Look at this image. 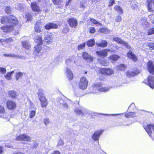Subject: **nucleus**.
<instances>
[{
	"mask_svg": "<svg viewBox=\"0 0 154 154\" xmlns=\"http://www.w3.org/2000/svg\"><path fill=\"white\" fill-rule=\"evenodd\" d=\"M62 0H53V3L55 5H58L60 4Z\"/></svg>",
	"mask_w": 154,
	"mask_h": 154,
	"instance_id": "5fc2aeb1",
	"label": "nucleus"
},
{
	"mask_svg": "<svg viewBox=\"0 0 154 154\" xmlns=\"http://www.w3.org/2000/svg\"><path fill=\"white\" fill-rule=\"evenodd\" d=\"M100 63L103 66H108L109 63L108 62L106 59H100L99 60Z\"/></svg>",
	"mask_w": 154,
	"mask_h": 154,
	"instance_id": "c9c22d12",
	"label": "nucleus"
},
{
	"mask_svg": "<svg viewBox=\"0 0 154 154\" xmlns=\"http://www.w3.org/2000/svg\"><path fill=\"white\" fill-rule=\"evenodd\" d=\"M35 114V111L34 110H32L30 112L29 117L31 118H33Z\"/></svg>",
	"mask_w": 154,
	"mask_h": 154,
	"instance_id": "09e8293b",
	"label": "nucleus"
},
{
	"mask_svg": "<svg viewBox=\"0 0 154 154\" xmlns=\"http://www.w3.org/2000/svg\"><path fill=\"white\" fill-rule=\"evenodd\" d=\"M35 42L38 43L37 45H41L43 43L42 38L41 36L38 35L35 38Z\"/></svg>",
	"mask_w": 154,
	"mask_h": 154,
	"instance_id": "72a5a7b5",
	"label": "nucleus"
},
{
	"mask_svg": "<svg viewBox=\"0 0 154 154\" xmlns=\"http://www.w3.org/2000/svg\"><path fill=\"white\" fill-rule=\"evenodd\" d=\"M25 18L27 21H29L32 19V15L29 12H27L25 14Z\"/></svg>",
	"mask_w": 154,
	"mask_h": 154,
	"instance_id": "f704fd0d",
	"label": "nucleus"
},
{
	"mask_svg": "<svg viewBox=\"0 0 154 154\" xmlns=\"http://www.w3.org/2000/svg\"><path fill=\"white\" fill-rule=\"evenodd\" d=\"M38 145V143H35L33 144L32 147L33 148H36L37 147Z\"/></svg>",
	"mask_w": 154,
	"mask_h": 154,
	"instance_id": "680f3d73",
	"label": "nucleus"
},
{
	"mask_svg": "<svg viewBox=\"0 0 154 154\" xmlns=\"http://www.w3.org/2000/svg\"><path fill=\"white\" fill-rule=\"evenodd\" d=\"M0 29L5 32H8L13 30L14 28L10 25H4L1 27Z\"/></svg>",
	"mask_w": 154,
	"mask_h": 154,
	"instance_id": "6ab92c4d",
	"label": "nucleus"
},
{
	"mask_svg": "<svg viewBox=\"0 0 154 154\" xmlns=\"http://www.w3.org/2000/svg\"><path fill=\"white\" fill-rule=\"evenodd\" d=\"M15 140L17 141L30 142L31 141V138L25 134H22L17 136Z\"/></svg>",
	"mask_w": 154,
	"mask_h": 154,
	"instance_id": "423d86ee",
	"label": "nucleus"
},
{
	"mask_svg": "<svg viewBox=\"0 0 154 154\" xmlns=\"http://www.w3.org/2000/svg\"><path fill=\"white\" fill-rule=\"evenodd\" d=\"M99 72L101 74L106 75H110L113 74L114 71L113 69L109 68H100Z\"/></svg>",
	"mask_w": 154,
	"mask_h": 154,
	"instance_id": "20e7f679",
	"label": "nucleus"
},
{
	"mask_svg": "<svg viewBox=\"0 0 154 154\" xmlns=\"http://www.w3.org/2000/svg\"><path fill=\"white\" fill-rule=\"evenodd\" d=\"M83 58L89 62H91L93 60V58L91 55H89L87 52H83L82 53Z\"/></svg>",
	"mask_w": 154,
	"mask_h": 154,
	"instance_id": "f3484780",
	"label": "nucleus"
},
{
	"mask_svg": "<svg viewBox=\"0 0 154 154\" xmlns=\"http://www.w3.org/2000/svg\"><path fill=\"white\" fill-rule=\"evenodd\" d=\"M30 7L32 10L33 12L39 13L42 11V10L39 5L36 2H31V3Z\"/></svg>",
	"mask_w": 154,
	"mask_h": 154,
	"instance_id": "1a4fd4ad",
	"label": "nucleus"
},
{
	"mask_svg": "<svg viewBox=\"0 0 154 154\" xmlns=\"http://www.w3.org/2000/svg\"><path fill=\"white\" fill-rule=\"evenodd\" d=\"M75 112L79 115L83 114L82 111L80 109H76L75 110Z\"/></svg>",
	"mask_w": 154,
	"mask_h": 154,
	"instance_id": "6e6d98bb",
	"label": "nucleus"
},
{
	"mask_svg": "<svg viewBox=\"0 0 154 154\" xmlns=\"http://www.w3.org/2000/svg\"><path fill=\"white\" fill-rule=\"evenodd\" d=\"M146 2L148 11L153 12L154 10L152 8V4L154 6V0H146Z\"/></svg>",
	"mask_w": 154,
	"mask_h": 154,
	"instance_id": "a211bd4d",
	"label": "nucleus"
},
{
	"mask_svg": "<svg viewBox=\"0 0 154 154\" xmlns=\"http://www.w3.org/2000/svg\"><path fill=\"white\" fill-rule=\"evenodd\" d=\"M114 10L117 12L119 14H123L124 13L123 10L121 7L118 5H116L114 6Z\"/></svg>",
	"mask_w": 154,
	"mask_h": 154,
	"instance_id": "cd10ccee",
	"label": "nucleus"
},
{
	"mask_svg": "<svg viewBox=\"0 0 154 154\" xmlns=\"http://www.w3.org/2000/svg\"><path fill=\"white\" fill-rule=\"evenodd\" d=\"M115 4V0H110L109 1L108 6L109 7H111Z\"/></svg>",
	"mask_w": 154,
	"mask_h": 154,
	"instance_id": "864d4df0",
	"label": "nucleus"
},
{
	"mask_svg": "<svg viewBox=\"0 0 154 154\" xmlns=\"http://www.w3.org/2000/svg\"><path fill=\"white\" fill-rule=\"evenodd\" d=\"M96 45L97 46L101 48H105L108 45V42L104 40H101L100 42L96 43Z\"/></svg>",
	"mask_w": 154,
	"mask_h": 154,
	"instance_id": "412c9836",
	"label": "nucleus"
},
{
	"mask_svg": "<svg viewBox=\"0 0 154 154\" xmlns=\"http://www.w3.org/2000/svg\"><path fill=\"white\" fill-rule=\"evenodd\" d=\"M51 154H60V152L58 151H54Z\"/></svg>",
	"mask_w": 154,
	"mask_h": 154,
	"instance_id": "052dcab7",
	"label": "nucleus"
},
{
	"mask_svg": "<svg viewBox=\"0 0 154 154\" xmlns=\"http://www.w3.org/2000/svg\"><path fill=\"white\" fill-rule=\"evenodd\" d=\"M41 45H36L34 47V53L36 55H38L42 49Z\"/></svg>",
	"mask_w": 154,
	"mask_h": 154,
	"instance_id": "a878e982",
	"label": "nucleus"
},
{
	"mask_svg": "<svg viewBox=\"0 0 154 154\" xmlns=\"http://www.w3.org/2000/svg\"><path fill=\"white\" fill-rule=\"evenodd\" d=\"M127 56L128 58L134 62H137L138 60L137 57L131 51H129L127 52Z\"/></svg>",
	"mask_w": 154,
	"mask_h": 154,
	"instance_id": "dca6fc26",
	"label": "nucleus"
},
{
	"mask_svg": "<svg viewBox=\"0 0 154 154\" xmlns=\"http://www.w3.org/2000/svg\"><path fill=\"white\" fill-rule=\"evenodd\" d=\"M69 31V29L68 28H63L62 32L63 33H66Z\"/></svg>",
	"mask_w": 154,
	"mask_h": 154,
	"instance_id": "13d9d810",
	"label": "nucleus"
},
{
	"mask_svg": "<svg viewBox=\"0 0 154 154\" xmlns=\"http://www.w3.org/2000/svg\"><path fill=\"white\" fill-rule=\"evenodd\" d=\"M23 47L26 49H29L30 47V45L26 42L23 41L22 42Z\"/></svg>",
	"mask_w": 154,
	"mask_h": 154,
	"instance_id": "ea45409f",
	"label": "nucleus"
},
{
	"mask_svg": "<svg viewBox=\"0 0 154 154\" xmlns=\"http://www.w3.org/2000/svg\"><path fill=\"white\" fill-rule=\"evenodd\" d=\"M69 26L72 28H76L77 26L78 22L76 18H69L67 20Z\"/></svg>",
	"mask_w": 154,
	"mask_h": 154,
	"instance_id": "f8f14e48",
	"label": "nucleus"
},
{
	"mask_svg": "<svg viewBox=\"0 0 154 154\" xmlns=\"http://www.w3.org/2000/svg\"><path fill=\"white\" fill-rule=\"evenodd\" d=\"M136 116V114L134 112H129L125 114V116L127 118H132Z\"/></svg>",
	"mask_w": 154,
	"mask_h": 154,
	"instance_id": "7c9ffc66",
	"label": "nucleus"
},
{
	"mask_svg": "<svg viewBox=\"0 0 154 154\" xmlns=\"http://www.w3.org/2000/svg\"><path fill=\"white\" fill-rule=\"evenodd\" d=\"M44 40L45 41L47 44L50 43L52 42V39L51 36V35H47L44 38Z\"/></svg>",
	"mask_w": 154,
	"mask_h": 154,
	"instance_id": "c756f323",
	"label": "nucleus"
},
{
	"mask_svg": "<svg viewBox=\"0 0 154 154\" xmlns=\"http://www.w3.org/2000/svg\"><path fill=\"white\" fill-rule=\"evenodd\" d=\"M14 71H12L10 72H7L6 75L5 76V78L8 80H10L11 79V76L14 73Z\"/></svg>",
	"mask_w": 154,
	"mask_h": 154,
	"instance_id": "e433bc0d",
	"label": "nucleus"
},
{
	"mask_svg": "<svg viewBox=\"0 0 154 154\" xmlns=\"http://www.w3.org/2000/svg\"><path fill=\"white\" fill-rule=\"evenodd\" d=\"M66 72L67 74L66 76L68 79L69 81L72 80L73 79L74 77L71 71L69 69L67 68Z\"/></svg>",
	"mask_w": 154,
	"mask_h": 154,
	"instance_id": "4be33fe9",
	"label": "nucleus"
},
{
	"mask_svg": "<svg viewBox=\"0 0 154 154\" xmlns=\"http://www.w3.org/2000/svg\"><path fill=\"white\" fill-rule=\"evenodd\" d=\"M134 76L137 75L140 73V70L137 67L134 68L132 71Z\"/></svg>",
	"mask_w": 154,
	"mask_h": 154,
	"instance_id": "58836bf2",
	"label": "nucleus"
},
{
	"mask_svg": "<svg viewBox=\"0 0 154 154\" xmlns=\"http://www.w3.org/2000/svg\"><path fill=\"white\" fill-rule=\"evenodd\" d=\"M34 30L37 33H40L42 31L40 27V25L38 22H36L35 24Z\"/></svg>",
	"mask_w": 154,
	"mask_h": 154,
	"instance_id": "bb28decb",
	"label": "nucleus"
},
{
	"mask_svg": "<svg viewBox=\"0 0 154 154\" xmlns=\"http://www.w3.org/2000/svg\"><path fill=\"white\" fill-rule=\"evenodd\" d=\"M44 122L45 124L46 125L49 123L50 121L48 119L46 118L44 119Z\"/></svg>",
	"mask_w": 154,
	"mask_h": 154,
	"instance_id": "bf43d9fd",
	"label": "nucleus"
},
{
	"mask_svg": "<svg viewBox=\"0 0 154 154\" xmlns=\"http://www.w3.org/2000/svg\"><path fill=\"white\" fill-rule=\"evenodd\" d=\"M90 20L93 24L101 25V23L95 19L93 18H90Z\"/></svg>",
	"mask_w": 154,
	"mask_h": 154,
	"instance_id": "a19ab883",
	"label": "nucleus"
},
{
	"mask_svg": "<svg viewBox=\"0 0 154 154\" xmlns=\"http://www.w3.org/2000/svg\"><path fill=\"white\" fill-rule=\"evenodd\" d=\"M88 81L87 79L84 76L81 77L78 83V87L82 90L86 89L88 85Z\"/></svg>",
	"mask_w": 154,
	"mask_h": 154,
	"instance_id": "f03ea898",
	"label": "nucleus"
},
{
	"mask_svg": "<svg viewBox=\"0 0 154 154\" xmlns=\"http://www.w3.org/2000/svg\"><path fill=\"white\" fill-rule=\"evenodd\" d=\"M153 125L151 124H147L146 125L144 129L150 136H152V131L151 128H152V126Z\"/></svg>",
	"mask_w": 154,
	"mask_h": 154,
	"instance_id": "393cba45",
	"label": "nucleus"
},
{
	"mask_svg": "<svg viewBox=\"0 0 154 154\" xmlns=\"http://www.w3.org/2000/svg\"><path fill=\"white\" fill-rule=\"evenodd\" d=\"M95 44V40L94 39L89 40L86 42L87 45L89 47H93L94 45Z\"/></svg>",
	"mask_w": 154,
	"mask_h": 154,
	"instance_id": "473e14b6",
	"label": "nucleus"
},
{
	"mask_svg": "<svg viewBox=\"0 0 154 154\" xmlns=\"http://www.w3.org/2000/svg\"><path fill=\"white\" fill-rule=\"evenodd\" d=\"M122 20V18L120 15H117L116 17L115 21L116 22H120Z\"/></svg>",
	"mask_w": 154,
	"mask_h": 154,
	"instance_id": "603ef678",
	"label": "nucleus"
},
{
	"mask_svg": "<svg viewBox=\"0 0 154 154\" xmlns=\"http://www.w3.org/2000/svg\"><path fill=\"white\" fill-rule=\"evenodd\" d=\"M147 46L149 48L150 50H154V43L149 42L148 43Z\"/></svg>",
	"mask_w": 154,
	"mask_h": 154,
	"instance_id": "79ce46f5",
	"label": "nucleus"
},
{
	"mask_svg": "<svg viewBox=\"0 0 154 154\" xmlns=\"http://www.w3.org/2000/svg\"><path fill=\"white\" fill-rule=\"evenodd\" d=\"M103 84L101 83H99L96 85L97 87H100L97 89L98 91L99 92H106L109 90V88L106 87H100Z\"/></svg>",
	"mask_w": 154,
	"mask_h": 154,
	"instance_id": "aec40b11",
	"label": "nucleus"
},
{
	"mask_svg": "<svg viewBox=\"0 0 154 154\" xmlns=\"http://www.w3.org/2000/svg\"><path fill=\"white\" fill-rule=\"evenodd\" d=\"M117 69L119 71H124L126 67V66L123 64H120L116 66Z\"/></svg>",
	"mask_w": 154,
	"mask_h": 154,
	"instance_id": "2f4dec72",
	"label": "nucleus"
},
{
	"mask_svg": "<svg viewBox=\"0 0 154 154\" xmlns=\"http://www.w3.org/2000/svg\"><path fill=\"white\" fill-rule=\"evenodd\" d=\"M8 114L6 112L5 108L1 105H0V117L4 119H7Z\"/></svg>",
	"mask_w": 154,
	"mask_h": 154,
	"instance_id": "ddd939ff",
	"label": "nucleus"
},
{
	"mask_svg": "<svg viewBox=\"0 0 154 154\" xmlns=\"http://www.w3.org/2000/svg\"><path fill=\"white\" fill-rule=\"evenodd\" d=\"M43 91L42 89H40L38 90L37 94L39 97V99L40 101L41 107L45 108L47 106L48 103L43 93Z\"/></svg>",
	"mask_w": 154,
	"mask_h": 154,
	"instance_id": "f257e3e1",
	"label": "nucleus"
},
{
	"mask_svg": "<svg viewBox=\"0 0 154 154\" xmlns=\"http://www.w3.org/2000/svg\"><path fill=\"white\" fill-rule=\"evenodd\" d=\"M11 9L9 7H6L5 9V11L7 14H10L11 12Z\"/></svg>",
	"mask_w": 154,
	"mask_h": 154,
	"instance_id": "8fccbe9b",
	"label": "nucleus"
},
{
	"mask_svg": "<svg viewBox=\"0 0 154 154\" xmlns=\"http://www.w3.org/2000/svg\"><path fill=\"white\" fill-rule=\"evenodd\" d=\"M13 40L12 38L10 37L6 38L4 40V42L7 43H9L13 42Z\"/></svg>",
	"mask_w": 154,
	"mask_h": 154,
	"instance_id": "de8ad7c7",
	"label": "nucleus"
},
{
	"mask_svg": "<svg viewBox=\"0 0 154 154\" xmlns=\"http://www.w3.org/2000/svg\"><path fill=\"white\" fill-rule=\"evenodd\" d=\"M44 27L46 30H49L51 29H57L58 28V25L52 22L46 24L44 26Z\"/></svg>",
	"mask_w": 154,
	"mask_h": 154,
	"instance_id": "4468645a",
	"label": "nucleus"
},
{
	"mask_svg": "<svg viewBox=\"0 0 154 154\" xmlns=\"http://www.w3.org/2000/svg\"><path fill=\"white\" fill-rule=\"evenodd\" d=\"M154 15L153 14H152L148 15V17L151 19L152 20V18H154Z\"/></svg>",
	"mask_w": 154,
	"mask_h": 154,
	"instance_id": "e2e57ef3",
	"label": "nucleus"
},
{
	"mask_svg": "<svg viewBox=\"0 0 154 154\" xmlns=\"http://www.w3.org/2000/svg\"><path fill=\"white\" fill-rule=\"evenodd\" d=\"M143 82L153 89L154 88V77L152 75H149Z\"/></svg>",
	"mask_w": 154,
	"mask_h": 154,
	"instance_id": "39448f33",
	"label": "nucleus"
},
{
	"mask_svg": "<svg viewBox=\"0 0 154 154\" xmlns=\"http://www.w3.org/2000/svg\"><path fill=\"white\" fill-rule=\"evenodd\" d=\"M23 74L21 72H19L16 73L15 75V78L17 80L19 79L22 76Z\"/></svg>",
	"mask_w": 154,
	"mask_h": 154,
	"instance_id": "37998d69",
	"label": "nucleus"
},
{
	"mask_svg": "<svg viewBox=\"0 0 154 154\" xmlns=\"http://www.w3.org/2000/svg\"><path fill=\"white\" fill-rule=\"evenodd\" d=\"M147 69L151 74L154 75V64L153 61L149 60L147 63Z\"/></svg>",
	"mask_w": 154,
	"mask_h": 154,
	"instance_id": "9d476101",
	"label": "nucleus"
},
{
	"mask_svg": "<svg viewBox=\"0 0 154 154\" xmlns=\"http://www.w3.org/2000/svg\"><path fill=\"white\" fill-rule=\"evenodd\" d=\"M110 51L109 49H103L97 51L96 53L98 56L106 57L108 55V52Z\"/></svg>",
	"mask_w": 154,
	"mask_h": 154,
	"instance_id": "9b49d317",
	"label": "nucleus"
},
{
	"mask_svg": "<svg viewBox=\"0 0 154 154\" xmlns=\"http://www.w3.org/2000/svg\"><path fill=\"white\" fill-rule=\"evenodd\" d=\"M3 148L2 146H0V154H2L3 152Z\"/></svg>",
	"mask_w": 154,
	"mask_h": 154,
	"instance_id": "338daca9",
	"label": "nucleus"
},
{
	"mask_svg": "<svg viewBox=\"0 0 154 154\" xmlns=\"http://www.w3.org/2000/svg\"><path fill=\"white\" fill-rule=\"evenodd\" d=\"M19 21L15 16L13 15H10L9 16L8 23L14 28V27L18 24Z\"/></svg>",
	"mask_w": 154,
	"mask_h": 154,
	"instance_id": "7ed1b4c3",
	"label": "nucleus"
},
{
	"mask_svg": "<svg viewBox=\"0 0 154 154\" xmlns=\"http://www.w3.org/2000/svg\"><path fill=\"white\" fill-rule=\"evenodd\" d=\"M109 32V30L107 28L104 27L100 28L99 29V32L101 33H106Z\"/></svg>",
	"mask_w": 154,
	"mask_h": 154,
	"instance_id": "4c0bfd02",
	"label": "nucleus"
},
{
	"mask_svg": "<svg viewBox=\"0 0 154 154\" xmlns=\"http://www.w3.org/2000/svg\"><path fill=\"white\" fill-rule=\"evenodd\" d=\"M113 41L116 42L117 43L123 45L127 49H131V47L129 45L128 42L125 41L122 39L118 37H115L113 38Z\"/></svg>",
	"mask_w": 154,
	"mask_h": 154,
	"instance_id": "6e6552de",
	"label": "nucleus"
},
{
	"mask_svg": "<svg viewBox=\"0 0 154 154\" xmlns=\"http://www.w3.org/2000/svg\"><path fill=\"white\" fill-rule=\"evenodd\" d=\"M9 16H3L1 17L0 19V23L2 24L8 23Z\"/></svg>",
	"mask_w": 154,
	"mask_h": 154,
	"instance_id": "c85d7f7f",
	"label": "nucleus"
},
{
	"mask_svg": "<svg viewBox=\"0 0 154 154\" xmlns=\"http://www.w3.org/2000/svg\"><path fill=\"white\" fill-rule=\"evenodd\" d=\"M6 72V69L5 68L0 67V72L5 74Z\"/></svg>",
	"mask_w": 154,
	"mask_h": 154,
	"instance_id": "4d7b16f0",
	"label": "nucleus"
},
{
	"mask_svg": "<svg viewBox=\"0 0 154 154\" xmlns=\"http://www.w3.org/2000/svg\"><path fill=\"white\" fill-rule=\"evenodd\" d=\"M85 43L84 42L82 44L79 45L77 47L78 49L79 50L84 48L85 47Z\"/></svg>",
	"mask_w": 154,
	"mask_h": 154,
	"instance_id": "49530a36",
	"label": "nucleus"
},
{
	"mask_svg": "<svg viewBox=\"0 0 154 154\" xmlns=\"http://www.w3.org/2000/svg\"><path fill=\"white\" fill-rule=\"evenodd\" d=\"M6 106L7 108L10 110H14L17 107L16 103L11 100H8L7 101Z\"/></svg>",
	"mask_w": 154,
	"mask_h": 154,
	"instance_id": "0eeeda50",
	"label": "nucleus"
},
{
	"mask_svg": "<svg viewBox=\"0 0 154 154\" xmlns=\"http://www.w3.org/2000/svg\"><path fill=\"white\" fill-rule=\"evenodd\" d=\"M89 32L91 34L94 33L96 31L95 28L93 27H91L89 29Z\"/></svg>",
	"mask_w": 154,
	"mask_h": 154,
	"instance_id": "3c124183",
	"label": "nucleus"
},
{
	"mask_svg": "<svg viewBox=\"0 0 154 154\" xmlns=\"http://www.w3.org/2000/svg\"><path fill=\"white\" fill-rule=\"evenodd\" d=\"M120 57L116 54H113L110 55L108 57V59L112 62L117 61Z\"/></svg>",
	"mask_w": 154,
	"mask_h": 154,
	"instance_id": "b1692460",
	"label": "nucleus"
},
{
	"mask_svg": "<svg viewBox=\"0 0 154 154\" xmlns=\"http://www.w3.org/2000/svg\"><path fill=\"white\" fill-rule=\"evenodd\" d=\"M148 35H150L154 34V27L149 29L147 32Z\"/></svg>",
	"mask_w": 154,
	"mask_h": 154,
	"instance_id": "c03bdc74",
	"label": "nucleus"
},
{
	"mask_svg": "<svg viewBox=\"0 0 154 154\" xmlns=\"http://www.w3.org/2000/svg\"><path fill=\"white\" fill-rule=\"evenodd\" d=\"M9 97L10 98L15 99L17 98V94L14 91H9L8 92Z\"/></svg>",
	"mask_w": 154,
	"mask_h": 154,
	"instance_id": "5701e85b",
	"label": "nucleus"
},
{
	"mask_svg": "<svg viewBox=\"0 0 154 154\" xmlns=\"http://www.w3.org/2000/svg\"><path fill=\"white\" fill-rule=\"evenodd\" d=\"M13 154H25V153L24 152L19 151L18 152H14L13 153Z\"/></svg>",
	"mask_w": 154,
	"mask_h": 154,
	"instance_id": "0e129e2a",
	"label": "nucleus"
},
{
	"mask_svg": "<svg viewBox=\"0 0 154 154\" xmlns=\"http://www.w3.org/2000/svg\"><path fill=\"white\" fill-rule=\"evenodd\" d=\"M5 40L4 39H1L0 38V42L1 43H2L3 42H4V40Z\"/></svg>",
	"mask_w": 154,
	"mask_h": 154,
	"instance_id": "774afa93",
	"label": "nucleus"
},
{
	"mask_svg": "<svg viewBox=\"0 0 154 154\" xmlns=\"http://www.w3.org/2000/svg\"><path fill=\"white\" fill-rule=\"evenodd\" d=\"M72 0H68V1L66 2V6H68L69 3L71 2Z\"/></svg>",
	"mask_w": 154,
	"mask_h": 154,
	"instance_id": "69168bd1",
	"label": "nucleus"
},
{
	"mask_svg": "<svg viewBox=\"0 0 154 154\" xmlns=\"http://www.w3.org/2000/svg\"><path fill=\"white\" fill-rule=\"evenodd\" d=\"M125 75L128 77L134 76L132 71H128L126 72Z\"/></svg>",
	"mask_w": 154,
	"mask_h": 154,
	"instance_id": "a18cd8bd",
	"label": "nucleus"
},
{
	"mask_svg": "<svg viewBox=\"0 0 154 154\" xmlns=\"http://www.w3.org/2000/svg\"><path fill=\"white\" fill-rule=\"evenodd\" d=\"M103 131L100 130L95 131L94 133L92 136V138L95 141H98L99 137L103 132Z\"/></svg>",
	"mask_w": 154,
	"mask_h": 154,
	"instance_id": "2eb2a0df",
	"label": "nucleus"
}]
</instances>
